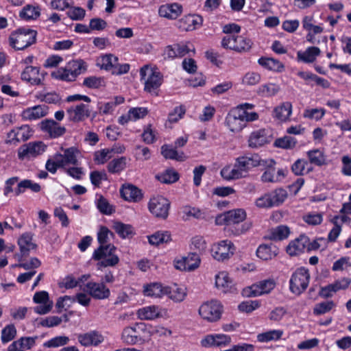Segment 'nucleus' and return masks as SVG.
Masks as SVG:
<instances>
[{"instance_id": "338daca9", "label": "nucleus", "mask_w": 351, "mask_h": 351, "mask_svg": "<svg viewBox=\"0 0 351 351\" xmlns=\"http://www.w3.org/2000/svg\"><path fill=\"white\" fill-rule=\"evenodd\" d=\"M36 339H37L36 337H21L19 339H18L17 341H14L13 342L18 343L17 346L23 350H29L35 345Z\"/></svg>"}, {"instance_id": "393cba45", "label": "nucleus", "mask_w": 351, "mask_h": 351, "mask_svg": "<svg viewBox=\"0 0 351 351\" xmlns=\"http://www.w3.org/2000/svg\"><path fill=\"white\" fill-rule=\"evenodd\" d=\"M182 7L178 3L165 4L159 8L158 13L162 17L176 19L182 13Z\"/></svg>"}, {"instance_id": "6ab92c4d", "label": "nucleus", "mask_w": 351, "mask_h": 351, "mask_svg": "<svg viewBox=\"0 0 351 351\" xmlns=\"http://www.w3.org/2000/svg\"><path fill=\"white\" fill-rule=\"evenodd\" d=\"M86 287L88 294L95 299L104 300L110 295V290L103 283L88 282Z\"/></svg>"}, {"instance_id": "09e8293b", "label": "nucleus", "mask_w": 351, "mask_h": 351, "mask_svg": "<svg viewBox=\"0 0 351 351\" xmlns=\"http://www.w3.org/2000/svg\"><path fill=\"white\" fill-rule=\"evenodd\" d=\"M150 244L158 245L171 241V235L168 232H157L148 237Z\"/></svg>"}, {"instance_id": "a878e982", "label": "nucleus", "mask_w": 351, "mask_h": 351, "mask_svg": "<svg viewBox=\"0 0 351 351\" xmlns=\"http://www.w3.org/2000/svg\"><path fill=\"white\" fill-rule=\"evenodd\" d=\"M18 245L22 256H25L37 247L36 244L33 242V234L30 232L23 233L18 239Z\"/></svg>"}, {"instance_id": "4d7b16f0", "label": "nucleus", "mask_w": 351, "mask_h": 351, "mask_svg": "<svg viewBox=\"0 0 351 351\" xmlns=\"http://www.w3.org/2000/svg\"><path fill=\"white\" fill-rule=\"evenodd\" d=\"M335 306L333 301H327L317 304L313 308V313L317 315L329 312Z\"/></svg>"}, {"instance_id": "864d4df0", "label": "nucleus", "mask_w": 351, "mask_h": 351, "mask_svg": "<svg viewBox=\"0 0 351 351\" xmlns=\"http://www.w3.org/2000/svg\"><path fill=\"white\" fill-rule=\"evenodd\" d=\"M186 259V263L188 268V271H193L198 268L200 265L201 259L199 254L196 252H191L186 256H184Z\"/></svg>"}, {"instance_id": "f03ea898", "label": "nucleus", "mask_w": 351, "mask_h": 351, "mask_svg": "<svg viewBox=\"0 0 351 351\" xmlns=\"http://www.w3.org/2000/svg\"><path fill=\"white\" fill-rule=\"evenodd\" d=\"M115 247L113 245H99L95 250L93 254V258L98 261L97 267H112L119 262L118 256L114 254Z\"/></svg>"}, {"instance_id": "1a4fd4ad", "label": "nucleus", "mask_w": 351, "mask_h": 351, "mask_svg": "<svg viewBox=\"0 0 351 351\" xmlns=\"http://www.w3.org/2000/svg\"><path fill=\"white\" fill-rule=\"evenodd\" d=\"M90 106L82 103L72 105L66 109L67 118L73 123L84 121L90 116Z\"/></svg>"}, {"instance_id": "c85d7f7f", "label": "nucleus", "mask_w": 351, "mask_h": 351, "mask_svg": "<svg viewBox=\"0 0 351 351\" xmlns=\"http://www.w3.org/2000/svg\"><path fill=\"white\" fill-rule=\"evenodd\" d=\"M221 175L226 180H237L245 177L237 161L233 166L228 165L223 167L221 171Z\"/></svg>"}, {"instance_id": "f257e3e1", "label": "nucleus", "mask_w": 351, "mask_h": 351, "mask_svg": "<svg viewBox=\"0 0 351 351\" xmlns=\"http://www.w3.org/2000/svg\"><path fill=\"white\" fill-rule=\"evenodd\" d=\"M36 32L31 29L21 28L9 36V45L16 50H23L36 43Z\"/></svg>"}, {"instance_id": "b1692460", "label": "nucleus", "mask_w": 351, "mask_h": 351, "mask_svg": "<svg viewBox=\"0 0 351 351\" xmlns=\"http://www.w3.org/2000/svg\"><path fill=\"white\" fill-rule=\"evenodd\" d=\"M40 128L47 132L51 137L57 138L66 132V128L53 120H45L40 123Z\"/></svg>"}, {"instance_id": "680f3d73", "label": "nucleus", "mask_w": 351, "mask_h": 351, "mask_svg": "<svg viewBox=\"0 0 351 351\" xmlns=\"http://www.w3.org/2000/svg\"><path fill=\"white\" fill-rule=\"evenodd\" d=\"M113 153L112 149H104L97 152L95 154V160L98 164H104L112 158Z\"/></svg>"}, {"instance_id": "6e6d98bb", "label": "nucleus", "mask_w": 351, "mask_h": 351, "mask_svg": "<svg viewBox=\"0 0 351 351\" xmlns=\"http://www.w3.org/2000/svg\"><path fill=\"white\" fill-rule=\"evenodd\" d=\"M97 207L101 213L105 215H111L114 212V207L103 196H100L97 199Z\"/></svg>"}, {"instance_id": "dca6fc26", "label": "nucleus", "mask_w": 351, "mask_h": 351, "mask_svg": "<svg viewBox=\"0 0 351 351\" xmlns=\"http://www.w3.org/2000/svg\"><path fill=\"white\" fill-rule=\"evenodd\" d=\"M33 300L35 303L39 304L34 308V311L39 315H44L49 313L53 306V302L49 300V294L45 291L36 292Z\"/></svg>"}, {"instance_id": "c9c22d12", "label": "nucleus", "mask_w": 351, "mask_h": 351, "mask_svg": "<svg viewBox=\"0 0 351 351\" xmlns=\"http://www.w3.org/2000/svg\"><path fill=\"white\" fill-rule=\"evenodd\" d=\"M265 164L262 165L267 169L262 175L261 179L265 182H276L279 181V176H275V161L272 159L265 160Z\"/></svg>"}, {"instance_id": "6e6552de", "label": "nucleus", "mask_w": 351, "mask_h": 351, "mask_svg": "<svg viewBox=\"0 0 351 351\" xmlns=\"http://www.w3.org/2000/svg\"><path fill=\"white\" fill-rule=\"evenodd\" d=\"M276 285V283L274 279L261 280L243 289V295L245 297H256L267 294L275 288Z\"/></svg>"}, {"instance_id": "bb28decb", "label": "nucleus", "mask_w": 351, "mask_h": 351, "mask_svg": "<svg viewBox=\"0 0 351 351\" xmlns=\"http://www.w3.org/2000/svg\"><path fill=\"white\" fill-rule=\"evenodd\" d=\"M79 155V151L73 147L64 149L63 154H57L58 158L60 159L58 162H60V165L63 167L68 165H77Z\"/></svg>"}, {"instance_id": "f704fd0d", "label": "nucleus", "mask_w": 351, "mask_h": 351, "mask_svg": "<svg viewBox=\"0 0 351 351\" xmlns=\"http://www.w3.org/2000/svg\"><path fill=\"white\" fill-rule=\"evenodd\" d=\"M179 27L186 31H191L200 25L202 23V19L199 16L188 15L183 17L180 21Z\"/></svg>"}, {"instance_id": "4c0bfd02", "label": "nucleus", "mask_w": 351, "mask_h": 351, "mask_svg": "<svg viewBox=\"0 0 351 351\" xmlns=\"http://www.w3.org/2000/svg\"><path fill=\"white\" fill-rule=\"evenodd\" d=\"M26 189H29L34 193H38L40 191L41 187L38 183L34 182L31 180H23L18 183L17 187L14 190L15 195H20L25 193Z\"/></svg>"}, {"instance_id": "13d9d810", "label": "nucleus", "mask_w": 351, "mask_h": 351, "mask_svg": "<svg viewBox=\"0 0 351 351\" xmlns=\"http://www.w3.org/2000/svg\"><path fill=\"white\" fill-rule=\"evenodd\" d=\"M69 339L66 336H58L45 342L43 346L47 348H58L67 344Z\"/></svg>"}, {"instance_id": "4468645a", "label": "nucleus", "mask_w": 351, "mask_h": 351, "mask_svg": "<svg viewBox=\"0 0 351 351\" xmlns=\"http://www.w3.org/2000/svg\"><path fill=\"white\" fill-rule=\"evenodd\" d=\"M225 124L229 130L234 133L240 132L245 128L239 109H234L228 112L225 119Z\"/></svg>"}, {"instance_id": "0e129e2a", "label": "nucleus", "mask_w": 351, "mask_h": 351, "mask_svg": "<svg viewBox=\"0 0 351 351\" xmlns=\"http://www.w3.org/2000/svg\"><path fill=\"white\" fill-rule=\"evenodd\" d=\"M110 237H113V233L108 228L101 226L97 233V240L100 245H107Z\"/></svg>"}, {"instance_id": "7ed1b4c3", "label": "nucleus", "mask_w": 351, "mask_h": 351, "mask_svg": "<svg viewBox=\"0 0 351 351\" xmlns=\"http://www.w3.org/2000/svg\"><path fill=\"white\" fill-rule=\"evenodd\" d=\"M141 80H145V90L149 93H156L162 84V75L156 67L149 64L144 65L140 69Z\"/></svg>"}, {"instance_id": "603ef678", "label": "nucleus", "mask_w": 351, "mask_h": 351, "mask_svg": "<svg viewBox=\"0 0 351 351\" xmlns=\"http://www.w3.org/2000/svg\"><path fill=\"white\" fill-rule=\"evenodd\" d=\"M169 293L166 295L176 302H182L186 295V289L182 287H175L172 289L169 287Z\"/></svg>"}, {"instance_id": "37998d69", "label": "nucleus", "mask_w": 351, "mask_h": 351, "mask_svg": "<svg viewBox=\"0 0 351 351\" xmlns=\"http://www.w3.org/2000/svg\"><path fill=\"white\" fill-rule=\"evenodd\" d=\"M117 62H118V58L117 56L112 54H106L98 58L97 65L102 69L112 71Z\"/></svg>"}, {"instance_id": "412c9836", "label": "nucleus", "mask_w": 351, "mask_h": 351, "mask_svg": "<svg viewBox=\"0 0 351 351\" xmlns=\"http://www.w3.org/2000/svg\"><path fill=\"white\" fill-rule=\"evenodd\" d=\"M48 114V107L45 105H38L27 108L22 112L23 119L32 121L45 117Z\"/></svg>"}, {"instance_id": "20e7f679", "label": "nucleus", "mask_w": 351, "mask_h": 351, "mask_svg": "<svg viewBox=\"0 0 351 351\" xmlns=\"http://www.w3.org/2000/svg\"><path fill=\"white\" fill-rule=\"evenodd\" d=\"M310 279V274L304 267L298 269L290 279V290L296 295L301 294L307 288Z\"/></svg>"}, {"instance_id": "3c124183", "label": "nucleus", "mask_w": 351, "mask_h": 351, "mask_svg": "<svg viewBox=\"0 0 351 351\" xmlns=\"http://www.w3.org/2000/svg\"><path fill=\"white\" fill-rule=\"evenodd\" d=\"M66 66L75 78H76L77 76L81 74L82 72L86 71L85 63L81 60L70 61L67 63Z\"/></svg>"}, {"instance_id": "e433bc0d", "label": "nucleus", "mask_w": 351, "mask_h": 351, "mask_svg": "<svg viewBox=\"0 0 351 351\" xmlns=\"http://www.w3.org/2000/svg\"><path fill=\"white\" fill-rule=\"evenodd\" d=\"M258 62L265 69L276 72H282L285 69L282 62L271 58L262 57L258 59Z\"/></svg>"}, {"instance_id": "8fccbe9b", "label": "nucleus", "mask_w": 351, "mask_h": 351, "mask_svg": "<svg viewBox=\"0 0 351 351\" xmlns=\"http://www.w3.org/2000/svg\"><path fill=\"white\" fill-rule=\"evenodd\" d=\"M273 206L282 204L287 197V193L285 189H277L269 193Z\"/></svg>"}, {"instance_id": "5fc2aeb1", "label": "nucleus", "mask_w": 351, "mask_h": 351, "mask_svg": "<svg viewBox=\"0 0 351 351\" xmlns=\"http://www.w3.org/2000/svg\"><path fill=\"white\" fill-rule=\"evenodd\" d=\"M112 228L122 238H125L132 233L130 225H127L120 221H113Z\"/></svg>"}, {"instance_id": "7c9ffc66", "label": "nucleus", "mask_w": 351, "mask_h": 351, "mask_svg": "<svg viewBox=\"0 0 351 351\" xmlns=\"http://www.w3.org/2000/svg\"><path fill=\"white\" fill-rule=\"evenodd\" d=\"M308 162L313 165L321 167L326 165V156L323 150L319 149H313L306 152Z\"/></svg>"}, {"instance_id": "f3484780", "label": "nucleus", "mask_w": 351, "mask_h": 351, "mask_svg": "<svg viewBox=\"0 0 351 351\" xmlns=\"http://www.w3.org/2000/svg\"><path fill=\"white\" fill-rule=\"evenodd\" d=\"M270 136L265 129H260L250 133L247 144L250 148H258L270 142Z\"/></svg>"}, {"instance_id": "9d476101", "label": "nucleus", "mask_w": 351, "mask_h": 351, "mask_svg": "<svg viewBox=\"0 0 351 351\" xmlns=\"http://www.w3.org/2000/svg\"><path fill=\"white\" fill-rule=\"evenodd\" d=\"M46 145L41 141L30 142L19 147L18 157L21 160L30 159L42 154Z\"/></svg>"}, {"instance_id": "bf43d9fd", "label": "nucleus", "mask_w": 351, "mask_h": 351, "mask_svg": "<svg viewBox=\"0 0 351 351\" xmlns=\"http://www.w3.org/2000/svg\"><path fill=\"white\" fill-rule=\"evenodd\" d=\"M326 110L324 108L306 109L303 116L305 118L319 121L324 116Z\"/></svg>"}, {"instance_id": "a211bd4d", "label": "nucleus", "mask_w": 351, "mask_h": 351, "mask_svg": "<svg viewBox=\"0 0 351 351\" xmlns=\"http://www.w3.org/2000/svg\"><path fill=\"white\" fill-rule=\"evenodd\" d=\"M305 249L310 250L309 239L304 235L291 241L287 247V252L290 256H297L303 252Z\"/></svg>"}, {"instance_id": "de8ad7c7", "label": "nucleus", "mask_w": 351, "mask_h": 351, "mask_svg": "<svg viewBox=\"0 0 351 351\" xmlns=\"http://www.w3.org/2000/svg\"><path fill=\"white\" fill-rule=\"evenodd\" d=\"M280 90L278 85L273 83L265 84L261 86L257 93L262 97H271L275 95Z\"/></svg>"}, {"instance_id": "79ce46f5", "label": "nucleus", "mask_w": 351, "mask_h": 351, "mask_svg": "<svg viewBox=\"0 0 351 351\" xmlns=\"http://www.w3.org/2000/svg\"><path fill=\"white\" fill-rule=\"evenodd\" d=\"M320 50L317 47H308L304 52L298 51V58L299 60L311 63L314 62L316 57L319 54Z\"/></svg>"}, {"instance_id": "e2e57ef3", "label": "nucleus", "mask_w": 351, "mask_h": 351, "mask_svg": "<svg viewBox=\"0 0 351 351\" xmlns=\"http://www.w3.org/2000/svg\"><path fill=\"white\" fill-rule=\"evenodd\" d=\"M104 84V79L96 76L86 77L83 82V84L89 88H99L102 86Z\"/></svg>"}, {"instance_id": "69168bd1", "label": "nucleus", "mask_w": 351, "mask_h": 351, "mask_svg": "<svg viewBox=\"0 0 351 351\" xmlns=\"http://www.w3.org/2000/svg\"><path fill=\"white\" fill-rule=\"evenodd\" d=\"M125 167V159L121 158L112 160L108 165V169L110 173H118Z\"/></svg>"}, {"instance_id": "0eeeda50", "label": "nucleus", "mask_w": 351, "mask_h": 351, "mask_svg": "<svg viewBox=\"0 0 351 351\" xmlns=\"http://www.w3.org/2000/svg\"><path fill=\"white\" fill-rule=\"evenodd\" d=\"M169 201L161 195L154 196L149 202V210L156 217L165 219L169 214Z\"/></svg>"}, {"instance_id": "aec40b11", "label": "nucleus", "mask_w": 351, "mask_h": 351, "mask_svg": "<svg viewBox=\"0 0 351 351\" xmlns=\"http://www.w3.org/2000/svg\"><path fill=\"white\" fill-rule=\"evenodd\" d=\"M162 308L156 305H150L139 308L137 317L141 320H153L162 316Z\"/></svg>"}, {"instance_id": "a18cd8bd", "label": "nucleus", "mask_w": 351, "mask_h": 351, "mask_svg": "<svg viewBox=\"0 0 351 351\" xmlns=\"http://www.w3.org/2000/svg\"><path fill=\"white\" fill-rule=\"evenodd\" d=\"M283 331L281 330H271L258 335L257 339L260 342L276 341L281 338Z\"/></svg>"}, {"instance_id": "4be33fe9", "label": "nucleus", "mask_w": 351, "mask_h": 351, "mask_svg": "<svg viewBox=\"0 0 351 351\" xmlns=\"http://www.w3.org/2000/svg\"><path fill=\"white\" fill-rule=\"evenodd\" d=\"M21 79L33 85H38L43 81L44 75L40 73L38 67L29 66L21 73Z\"/></svg>"}, {"instance_id": "39448f33", "label": "nucleus", "mask_w": 351, "mask_h": 351, "mask_svg": "<svg viewBox=\"0 0 351 351\" xmlns=\"http://www.w3.org/2000/svg\"><path fill=\"white\" fill-rule=\"evenodd\" d=\"M252 45L251 40L234 34L227 35L222 39L221 46L238 52L247 51Z\"/></svg>"}, {"instance_id": "c03bdc74", "label": "nucleus", "mask_w": 351, "mask_h": 351, "mask_svg": "<svg viewBox=\"0 0 351 351\" xmlns=\"http://www.w3.org/2000/svg\"><path fill=\"white\" fill-rule=\"evenodd\" d=\"M157 179L164 184H172L179 179V174L173 169H167L160 175L156 176Z\"/></svg>"}, {"instance_id": "9b49d317", "label": "nucleus", "mask_w": 351, "mask_h": 351, "mask_svg": "<svg viewBox=\"0 0 351 351\" xmlns=\"http://www.w3.org/2000/svg\"><path fill=\"white\" fill-rule=\"evenodd\" d=\"M246 217V213L242 208H237L225 212L216 217V224L230 225L239 223L243 221Z\"/></svg>"}, {"instance_id": "2f4dec72", "label": "nucleus", "mask_w": 351, "mask_h": 351, "mask_svg": "<svg viewBox=\"0 0 351 351\" xmlns=\"http://www.w3.org/2000/svg\"><path fill=\"white\" fill-rule=\"evenodd\" d=\"M278 253V249L273 245L263 244L256 250L257 256L264 261L272 259Z\"/></svg>"}, {"instance_id": "5701e85b", "label": "nucleus", "mask_w": 351, "mask_h": 351, "mask_svg": "<svg viewBox=\"0 0 351 351\" xmlns=\"http://www.w3.org/2000/svg\"><path fill=\"white\" fill-rule=\"evenodd\" d=\"M231 338L230 337L223 335V334H217V335H209L205 337L201 341V345L203 347H211V346H226L230 343Z\"/></svg>"}, {"instance_id": "cd10ccee", "label": "nucleus", "mask_w": 351, "mask_h": 351, "mask_svg": "<svg viewBox=\"0 0 351 351\" xmlns=\"http://www.w3.org/2000/svg\"><path fill=\"white\" fill-rule=\"evenodd\" d=\"M79 342L84 346H97L104 341L103 336L96 331L80 335L78 337Z\"/></svg>"}, {"instance_id": "ddd939ff", "label": "nucleus", "mask_w": 351, "mask_h": 351, "mask_svg": "<svg viewBox=\"0 0 351 351\" xmlns=\"http://www.w3.org/2000/svg\"><path fill=\"white\" fill-rule=\"evenodd\" d=\"M142 293L145 297L161 299L169 291L168 286L163 285L159 282H152L143 285Z\"/></svg>"}, {"instance_id": "58836bf2", "label": "nucleus", "mask_w": 351, "mask_h": 351, "mask_svg": "<svg viewBox=\"0 0 351 351\" xmlns=\"http://www.w3.org/2000/svg\"><path fill=\"white\" fill-rule=\"evenodd\" d=\"M292 171L296 176H303L313 171V166L305 159H298L291 167Z\"/></svg>"}, {"instance_id": "49530a36", "label": "nucleus", "mask_w": 351, "mask_h": 351, "mask_svg": "<svg viewBox=\"0 0 351 351\" xmlns=\"http://www.w3.org/2000/svg\"><path fill=\"white\" fill-rule=\"evenodd\" d=\"M51 76L55 79L65 82H72L75 80L66 65L65 67H62L55 71H53L51 73Z\"/></svg>"}, {"instance_id": "a19ab883", "label": "nucleus", "mask_w": 351, "mask_h": 351, "mask_svg": "<svg viewBox=\"0 0 351 351\" xmlns=\"http://www.w3.org/2000/svg\"><path fill=\"white\" fill-rule=\"evenodd\" d=\"M176 148H173L171 145H164L161 147V154L166 159L176 160L178 161H184L186 156L183 152H178Z\"/></svg>"}, {"instance_id": "423d86ee", "label": "nucleus", "mask_w": 351, "mask_h": 351, "mask_svg": "<svg viewBox=\"0 0 351 351\" xmlns=\"http://www.w3.org/2000/svg\"><path fill=\"white\" fill-rule=\"evenodd\" d=\"M198 313L204 320L214 322L221 317V305L217 300L206 302L199 306Z\"/></svg>"}, {"instance_id": "052dcab7", "label": "nucleus", "mask_w": 351, "mask_h": 351, "mask_svg": "<svg viewBox=\"0 0 351 351\" xmlns=\"http://www.w3.org/2000/svg\"><path fill=\"white\" fill-rule=\"evenodd\" d=\"M16 335V330L14 325H8L1 332V341L3 343L12 341Z\"/></svg>"}, {"instance_id": "2eb2a0df", "label": "nucleus", "mask_w": 351, "mask_h": 351, "mask_svg": "<svg viewBox=\"0 0 351 351\" xmlns=\"http://www.w3.org/2000/svg\"><path fill=\"white\" fill-rule=\"evenodd\" d=\"M236 161L245 176L247 172L252 168L265 164V160L261 159L260 156L257 154L240 156L237 158Z\"/></svg>"}, {"instance_id": "72a5a7b5", "label": "nucleus", "mask_w": 351, "mask_h": 351, "mask_svg": "<svg viewBox=\"0 0 351 351\" xmlns=\"http://www.w3.org/2000/svg\"><path fill=\"white\" fill-rule=\"evenodd\" d=\"M292 112V105L289 102H285L275 108L274 117L280 121H287Z\"/></svg>"}, {"instance_id": "473e14b6", "label": "nucleus", "mask_w": 351, "mask_h": 351, "mask_svg": "<svg viewBox=\"0 0 351 351\" xmlns=\"http://www.w3.org/2000/svg\"><path fill=\"white\" fill-rule=\"evenodd\" d=\"M40 15V8L38 5H26L19 12V17L25 21L37 19Z\"/></svg>"}, {"instance_id": "774afa93", "label": "nucleus", "mask_w": 351, "mask_h": 351, "mask_svg": "<svg viewBox=\"0 0 351 351\" xmlns=\"http://www.w3.org/2000/svg\"><path fill=\"white\" fill-rule=\"evenodd\" d=\"M206 248V243L204 239L199 236H196L192 239L191 249L197 250L199 254L202 253Z\"/></svg>"}, {"instance_id": "ea45409f", "label": "nucleus", "mask_w": 351, "mask_h": 351, "mask_svg": "<svg viewBox=\"0 0 351 351\" xmlns=\"http://www.w3.org/2000/svg\"><path fill=\"white\" fill-rule=\"evenodd\" d=\"M290 233L287 226H278L269 230L267 237L270 240L281 241L287 239Z\"/></svg>"}, {"instance_id": "f8f14e48", "label": "nucleus", "mask_w": 351, "mask_h": 351, "mask_svg": "<svg viewBox=\"0 0 351 351\" xmlns=\"http://www.w3.org/2000/svg\"><path fill=\"white\" fill-rule=\"evenodd\" d=\"M212 255L215 260L223 261L229 259L234 252V247L231 241L224 240L215 244L212 247Z\"/></svg>"}, {"instance_id": "c756f323", "label": "nucleus", "mask_w": 351, "mask_h": 351, "mask_svg": "<svg viewBox=\"0 0 351 351\" xmlns=\"http://www.w3.org/2000/svg\"><path fill=\"white\" fill-rule=\"evenodd\" d=\"M216 287L223 292L226 293L232 291L233 289V282L230 278L229 275L226 271L219 272L215 277Z\"/></svg>"}]
</instances>
